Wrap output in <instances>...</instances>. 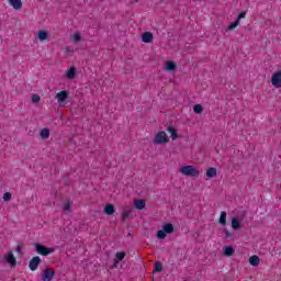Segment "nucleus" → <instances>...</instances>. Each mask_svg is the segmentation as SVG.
<instances>
[{
    "instance_id": "1",
    "label": "nucleus",
    "mask_w": 281,
    "mask_h": 281,
    "mask_svg": "<svg viewBox=\"0 0 281 281\" xmlns=\"http://www.w3.org/2000/svg\"><path fill=\"white\" fill-rule=\"evenodd\" d=\"M175 233V225L167 223L162 225V229L157 232V238L159 240H165L167 234H173Z\"/></svg>"
},
{
    "instance_id": "2",
    "label": "nucleus",
    "mask_w": 281,
    "mask_h": 281,
    "mask_svg": "<svg viewBox=\"0 0 281 281\" xmlns=\"http://www.w3.org/2000/svg\"><path fill=\"white\" fill-rule=\"evenodd\" d=\"M180 172L181 175H184V177H199V170L190 165L181 167Z\"/></svg>"
},
{
    "instance_id": "3",
    "label": "nucleus",
    "mask_w": 281,
    "mask_h": 281,
    "mask_svg": "<svg viewBox=\"0 0 281 281\" xmlns=\"http://www.w3.org/2000/svg\"><path fill=\"white\" fill-rule=\"evenodd\" d=\"M35 251H37L40 256H49V254H54V248H47L44 245L35 244Z\"/></svg>"
},
{
    "instance_id": "4",
    "label": "nucleus",
    "mask_w": 281,
    "mask_h": 281,
    "mask_svg": "<svg viewBox=\"0 0 281 281\" xmlns=\"http://www.w3.org/2000/svg\"><path fill=\"white\" fill-rule=\"evenodd\" d=\"M69 98V92L67 90H61L56 94V100L59 104V106H65V102Z\"/></svg>"
},
{
    "instance_id": "5",
    "label": "nucleus",
    "mask_w": 281,
    "mask_h": 281,
    "mask_svg": "<svg viewBox=\"0 0 281 281\" xmlns=\"http://www.w3.org/2000/svg\"><path fill=\"white\" fill-rule=\"evenodd\" d=\"M168 135L166 132H159L154 138V144H168Z\"/></svg>"
},
{
    "instance_id": "6",
    "label": "nucleus",
    "mask_w": 281,
    "mask_h": 281,
    "mask_svg": "<svg viewBox=\"0 0 281 281\" xmlns=\"http://www.w3.org/2000/svg\"><path fill=\"white\" fill-rule=\"evenodd\" d=\"M272 86L276 87V89H280L281 87V71L278 70L272 75L271 79Z\"/></svg>"
},
{
    "instance_id": "7",
    "label": "nucleus",
    "mask_w": 281,
    "mask_h": 281,
    "mask_svg": "<svg viewBox=\"0 0 281 281\" xmlns=\"http://www.w3.org/2000/svg\"><path fill=\"white\" fill-rule=\"evenodd\" d=\"M56 276V271L52 268H46L43 272L42 280L43 281H52V278Z\"/></svg>"
},
{
    "instance_id": "8",
    "label": "nucleus",
    "mask_w": 281,
    "mask_h": 281,
    "mask_svg": "<svg viewBox=\"0 0 281 281\" xmlns=\"http://www.w3.org/2000/svg\"><path fill=\"white\" fill-rule=\"evenodd\" d=\"M38 265H41V257L38 256L33 257L29 262L31 271H36L38 269Z\"/></svg>"
},
{
    "instance_id": "9",
    "label": "nucleus",
    "mask_w": 281,
    "mask_h": 281,
    "mask_svg": "<svg viewBox=\"0 0 281 281\" xmlns=\"http://www.w3.org/2000/svg\"><path fill=\"white\" fill-rule=\"evenodd\" d=\"M4 258L7 262L11 265V267H16V258L14 257V254H12V251L8 252Z\"/></svg>"
},
{
    "instance_id": "10",
    "label": "nucleus",
    "mask_w": 281,
    "mask_h": 281,
    "mask_svg": "<svg viewBox=\"0 0 281 281\" xmlns=\"http://www.w3.org/2000/svg\"><path fill=\"white\" fill-rule=\"evenodd\" d=\"M104 214H106L108 216L115 214V206L113 204H106L104 206Z\"/></svg>"
},
{
    "instance_id": "11",
    "label": "nucleus",
    "mask_w": 281,
    "mask_h": 281,
    "mask_svg": "<svg viewBox=\"0 0 281 281\" xmlns=\"http://www.w3.org/2000/svg\"><path fill=\"white\" fill-rule=\"evenodd\" d=\"M142 41H143V43H153V33H150V32H145V33L142 35Z\"/></svg>"
},
{
    "instance_id": "12",
    "label": "nucleus",
    "mask_w": 281,
    "mask_h": 281,
    "mask_svg": "<svg viewBox=\"0 0 281 281\" xmlns=\"http://www.w3.org/2000/svg\"><path fill=\"white\" fill-rule=\"evenodd\" d=\"M12 8H14V10H21L23 8V2H21V0H9Z\"/></svg>"
},
{
    "instance_id": "13",
    "label": "nucleus",
    "mask_w": 281,
    "mask_h": 281,
    "mask_svg": "<svg viewBox=\"0 0 281 281\" xmlns=\"http://www.w3.org/2000/svg\"><path fill=\"white\" fill-rule=\"evenodd\" d=\"M218 223L220 225H223V226L227 225V213L225 211L221 212Z\"/></svg>"
},
{
    "instance_id": "14",
    "label": "nucleus",
    "mask_w": 281,
    "mask_h": 281,
    "mask_svg": "<svg viewBox=\"0 0 281 281\" xmlns=\"http://www.w3.org/2000/svg\"><path fill=\"white\" fill-rule=\"evenodd\" d=\"M134 207H136V210H144L146 202L144 200H135Z\"/></svg>"
},
{
    "instance_id": "15",
    "label": "nucleus",
    "mask_w": 281,
    "mask_h": 281,
    "mask_svg": "<svg viewBox=\"0 0 281 281\" xmlns=\"http://www.w3.org/2000/svg\"><path fill=\"white\" fill-rule=\"evenodd\" d=\"M249 262L252 267H258L260 265V258L258 256H251Z\"/></svg>"
},
{
    "instance_id": "16",
    "label": "nucleus",
    "mask_w": 281,
    "mask_h": 281,
    "mask_svg": "<svg viewBox=\"0 0 281 281\" xmlns=\"http://www.w3.org/2000/svg\"><path fill=\"white\" fill-rule=\"evenodd\" d=\"M66 78H68V80H74V78H76V68L72 67L68 69Z\"/></svg>"
},
{
    "instance_id": "17",
    "label": "nucleus",
    "mask_w": 281,
    "mask_h": 281,
    "mask_svg": "<svg viewBox=\"0 0 281 281\" xmlns=\"http://www.w3.org/2000/svg\"><path fill=\"white\" fill-rule=\"evenodd\" d=\"M206 177H209V179H214V177H216V168L211 167L206 170Z\"/></svg>"
},
{
    "instance_id": "18",
    "label": "nucleus",
    "mask_w": 281,
    "mask_h": 281,
    "mask_svg": "<svg viewBox=\"0 0 281 281\" xmlns=\"http://www.w3.org/2000/svg\"><path fill=\"white\" fill-rule=\"evenodd\" d=\"M166 69L167 71H175L177 69V64H175L173 61H167Z\"/></svg>"
},
{
    "instance_id": "19",
    "label": "nucleus",
    "mask_w": 281,
    "mask_h": 281,
    "mask_svg": "<svg viewBox=\"0 0 281 281\" xmlns=\"http://www.w3.org/2000/svg\"><path fill=\"white\" fill-rule=\"evenodd\" d=\"M124 258H126V252L120 251V252H116L114 260L122 262V260H124Z\"/></svg>"
},
{
    "instance_id": "20",
    "label": "nucleus",
    "mask_w": 281,
    "mask_h": 281,
    "mask_svg": "<svg viewBox=\"0 0 281 281\" xmlns=\"http://www.w3.org/2000/svg\"><path fill=\"white\" fill-rule=\"evenodd\" d=\"M224 256H234V247L232 246H226L224 248Z\"/></svg>"
},
{
    "instance_id": "21",
    "label": "nucleus",
    "mask_w": 281,
    "mask_h": 281,
    "mask_svg": "<svg viewBox=\"0 0 281 281\" xmlns=\"http://www.w3.org/2000/svg\"><path fill=\"white\" fill-rule=\"evenodd\" d=\"M38 38L41 41H47V38H49V34L47 32H45V31H40L38 32Z\"/></svg>"
},
{
    "instance_id": "22",
    "label": "nucleus",
    "mask_w": 281,
    "mask_h": 281,
    "mask_svg": "<svg viewBox=\"0 0 281 281\" xmlns=\"http://www.w3.org/2000/svg\"><path fill=\"white\" fill-rule=\"evenodd\" d=\"M168 132L171 135V139H177V137H179V134L177 133V130L175 127H168Z\"/></svg>"
},
{
    "instance_id": "23",
    "label": "nucleus",
    "mask_w": 281,
    "mask_h": 281,
    "mask_svg": "<svg viewBox=\"0 0 281 281\" xmlns=\"http://www.w3.org/2000/svg\"><path fill=\"white\" fill-rule=\"evenodd\" d=\"M154 271H156L157 273H161V271H164V265H161L160 261H157L155 263Z\"/></svg>"
},
{
    "instance_id": "24",
    "label": "nucleus",
    "mask_w": 281,
    "mask_h": 281,
    "mask_svg": "<svg viewBox=\"0 0 281 281\" xmlns=\"http://www.w3.org/2000/svg\"><path fill=\"white\" fill-rule=\"evenodd\" d=\"M40 136L42 139H48L49 138V131L47 128H43L40 133Z\"/></svg>"
},
{
    "instance_id": "25",
    "label": "nucleus",
    "mask_w": 281,
    "mask_h": 281,
    "mask_svg": "<svg viewBox=\"0 0 281 281\" xmlns=\"http://www.w3.org/2000/svg\"><path fill=\"white\" fill-rule=\"evenodd\" d=\"M232 227H233V229H240L241 224L237 218H233L232 220Z\"/></svg>"
},
{
    "instance_id": "26",
    "label": "nucleus",
    "mask_w": 281,
    "mask_h": 281,
    "mask_svg": "<svg viewBox=\"0 0 281 281\" xmlns=\"http://www.w3.org/2000/svg\"><path fill=\"white\" fill-rule=\"evenodd\" d=\"M193 112L196 113V114L203 113V105L202 104H195L193 106Z\"/></svg>"
},
{
    "instance_id": "27",
    "label": "nucleus",
    "mask_w": 281,
    "mask_h": 281,
    "mask_svg": "<svg viewBox=\"0 0 281 281\" xmlns=\"http://www.w3.org/2000/svg\"><path fill=\"white\" fill-rule=\"evenodd\" d=\"M130 217H131V211L128 210L123 211L122 223H126V218H130Z\"/></svg>"
},
{
    "instance_id": "28",
    "label": "nucleus",
    "mask_w": 281,
    "mask_h": 281,
    "mask_svg": "<svg viewBox=\"0 0 281 281\" xmlns=\"http://www.w3.org/2000/svg\"><path fill=\"white\" fill-rule=\"evenodd\" d=\"M64 212H71V201L64 202Z\"/></svg>"
},
{
    "instance_id": "29",
    "label": "nucleus",
    "mask_w": 281,
    "mask_h": 281,
    "mask_svg": "<svg viewBox=\"0 0 281 281\" xmlns=\"http://www.w3.org/2000/svg\"><path fill=\"white\" fill-rule=\"evenodd\" d=\"M238 25H240V22L238 20H236L235 22H233L229 26L228 30H236V27H238Z\"/></svg>"
},
{
    "instance_id": "30",
    "label": "nucleus",
    "mask_w": 281,
    "mask_h": 281,
    "mask_svg": "<svg viewBox=\"0 0 281 281\" xmlns=\"http://www.w3.org/2000/svg\"><path fill=\"white\" fill-rule=\"evenodd\" d=\"M31 100H32L33 104H36V103L41 102V97L38 94H33L31 97Z\"/></svg>"
},
{
    "instance_id": "31",
    "label": "nucleus",
    "mask_w": 281,
    "mask_h": 281,
    "mask_svg": "<svg viewBox=\"0 0 281 281\" xmlns=\"http://www.w3.org/2000/svg\"><path fill=\"white\" fill-rule=\"evenodd\" d=\"M12 199V193L7 192L3 194V201H10Z\"/></svg>"
},
{
    "instance_id": "32",
    "label": "nucleus",
    "mask_w": 281,
    "mask_h": 281,
    "mask_svg": "<svg viewBox=\"0 0 281 281\" xmlns=\"http://www.w3.org/2000/svg\"><path fill=\"white\" fill-rule=\"evenodd\" d=\"M245 16H247V11H243L241 13H239V15L237 16V21L240 23V19H245Z\"/></svg>"
},
{
    "instance_id": "33",
    "label": "nucleus",
    "mask_w": 281,
    "mask_h": 281,
    "mask_svg": "<svg viewBox=\"0 0 281 281\" xmlns=\"http://www.w3.org/2000/svg\"><path fill=\"white\" fill-rule=\"evenodd\" d=\"M82 37L80 36V33H75L74 35V41L75 43H79V41L81 40Z\"/></svg>"
},
{
    "instance_id": "34",
    "label": "nucleus",
    "mask_w": 281,
    "mask_h": 281,
    "mask_svg": "<svg viewBox=\"0 0 281 281\" xmlns=\"http://www.w3.org/2000/svg\"><path fill=\"white\" fill-rule=\"evenodd\" d=\"M224 234H225L226 238H231V236H232V233H229V231H227V229H224Z\"/></svg>"
},
{
    "instance_id": "35",
    "label": "nucleus",
    "mask_w": 281,
    "mask_h": 281,
    "mask_svg": "<svg viewBox=\"0 0 281 281\" xmlns=\"http://www.w3.org/2000/svg\"><path fill=\"white\" fill-rule=\"evenodd\" d=\"M117 265H120V261H117V259H114L113 268L117 269Z\"/></svg>"
},
{
    "instance_id": "36",
    "label": "nucleus",
    "mask_w": 281,
    "mask_h": 281,
    "mask_svg": "<svg viewBox=\"0 0 281 281\" xmlns=\"http://www.w3.org/2000/svg\"><path fill=\"white\" fill-rule=\"evenodd\" d=\"M18 254H23V249L21 247L16 248Z\"/></svg>"
},
{
    "instance_id": "37",
    "label": "nucleus",
    "mask_w": 281,
    "mask_h": 281,
    "mask_svg": "<svg viewBox=\"0 0 281 281\" xmlns=\"http://www.w3.org/2000/svg\"><path fill=\"white\" fill-rule=\"evenodd\" d=\"M66 52H71V47L67 46Z\"/></svg>"
},
{
    "instance_id": "38",
    "label": "nucleus",
    "mask_w": 281,
    "mask_h": 281,
    "mask_svg": "<svg viewBox=\"0 0 281 281\" xmlns=\"http://www.w3.org/2000/svg\"><path fill=\"white\" fill-rule=\"evenodd\" d=\"M137 1H139V0H135L136 3H137Z\"/></svg>"
}]
</instances>
